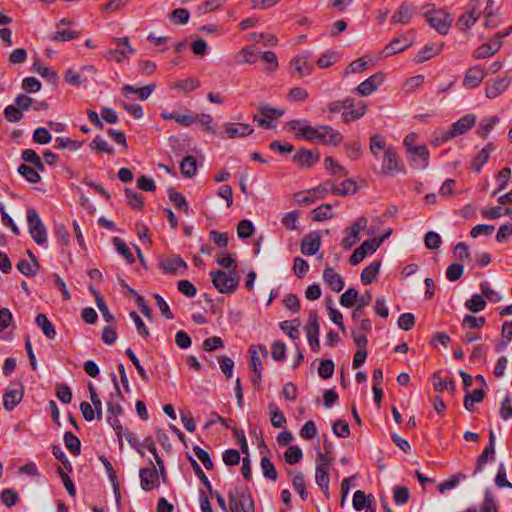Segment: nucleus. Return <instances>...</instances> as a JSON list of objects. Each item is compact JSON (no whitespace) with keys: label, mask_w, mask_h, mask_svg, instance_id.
<instances>
[{"label":"nucleus","mask_w":512,"mask_h":512,"mask_svg":"<svg viewBox=\"0 0 512 512\" xmlns=\"http://www.w3.org/2000/svg\"><path fill=\"white\" fill-rule=\"evenodd\" d=\"M287 127L290 131L296 132V138L298 139L317 140L326 146H338L343 140V135L332 126L319 125L313 127L306 119L292 120L287 123Z\"/></svg>","instance_id":"1"},{"label":"nucleus","mask_w":512,"mask_h":512,"mask_svg":"<svg viewBox=\"0 0 512 512\" xmlns=\"http://www.w3.org/2000/svg\"><path fill=\"white\" fill-rule=\"evenodd\" d=\"M210 276L214 287L221 293H232L239 285L237 270H230L227 274L223 270L211 271Z\"/></svg>","instance_id":"2"},{"label":"nucleus","mask_w":512,"mask_h":512,"mask_svg":"<svg viewBox=\"0 0 512 512\" xmlns=\"http://www.w3.org/2000/svg\"><path fill=\"white\" fill-rule=\"evenodd\" d=\"M424 17L427 23L442 35L448 34L453 23V17L444 9L426 11L424 12Z\"/></svg>","instance_id":"3"},{"label":"nucleus","mask_w":512,"mask_h":512,"mask_svg":"<svg viewBox=\"0 0 512 512\" xmlns=\"http://www.w3.org/2000/svg\"><path fill=\"white\" fill-rule=\"evenodd\" d=\"M27 225L32 239L40 246L47 243V230L35 208L27 209Z\"/></svg>","instance_id":"4"},{"label":"nucleus","mask_w":512,"mask_h":512,"mask_svg":"<svg viewBox=\"0 0 512 512\" xmlns=\"http://www.w3.org/2000/svg\"><path fill=\"white\" fill-rule=\"evenodd\" d=\"M229 500V511L230 512H254L255 505L254 501L251 497V494L248 490H243L239 493H235L232 490H229L228 493Z\"/></svg>","instance_id":"5"},{"label":"nucleus","mask_w":512,"mask_h":512,"mask_svg":"<svg viewBox=\"0 0 512 512\" xmlns=\"http://www.w3.org/2000/svg\"><path fill=\"white\" fill-rule=\"evenodd\" d=\"M405 167L399 155L393 147L385 149L380 174L383 176H394L398 173H405Z\"/></svg>","instance_id":"6"},{"label":"nucleus","mask_w":512,"mask_h":512,"mask_svg":"<svg viewBox=\"0 0 512 512\" xmlns=\"http://www.w3.org/2000/svg\"><path fill=\"white\" fill-rule=\"evenodd\" d=\"M480 15V0H469L465 12L456 21V27L461 31H466L474 26Z\"/></svg>","instance_id":"7"},{"label":"nucleus","mask_w":512,"mask_h":512,"mask_svg":"<svg viewBox=\"0 0 512 512\" xmlns=\"http://www.w3.org/2000/svg\"><path fill=\"white\" fill-rule=\"evenodd\" d=\"M367 224V218L361 216L350 227L345 229V236L341 241V245L345 250L351 249L360 240L359 233L367 228Z\"/></svg>","instance_id":"8"},{"label":"nucleus","mask_w":512,"mask_h":512,"mask_svg":"<svg viewBox=\"0 0 512 512\" xmlns=\"http://www.w3.org/2000/svg\"><path fill=\"white\" fill-rule=\"evenodd\" d=\"M257 110L261 114V117H258V115H254L253 116V120L255 122H257V124L260 127H264V128H267V129L271 128L273 126L272 125V121L274 119L283 116V114L285 112L283 109L274 108V107H271V106H269L267 104L259 105Z\"/></svg>","instance_id":"9"},{"label":"nucleus","mask_w":512,"mask_h":512,"mask_svg":"<svg viewBox=\"0 0 512 512\" xmlns=\"http://www.w3.org/2000/svg\"><path fill=\"white\" fill-rule=\"evenodd\" d=\"M159 267L166 274L183 275L187 270V263L179 255H171L166 258H162L159 262Z\"/></svg>","instance_id":"10"},{"label":"nucleus","mask_w":512,"mask_h":512,"mask_svg":"<svg viewBox=\"0 0 512 512\" xmlns=\"http://www.w3.org/2000/svg\"><path fill=\"white\" fill-rule=\"evenodd\" d=\"M319 331H320V326H319V322H318L317 312L315 310H311L309 312L308 323L306 326V333H307V339H308L309 345L311 346L312 350L315 352H317L320 349Z\"/></svg>","instance_id":"11"},{"label":"nucleus","mask_w":512,"mask_h":512,"mask_svg":"<svg viewBox=\"0 0 512 512\" xmlns=\"http://www.w3.org/2000/svg\"><path fill=\"white\" fill-rule=\"evenodd\" d=\"M24 387L22 383H11L10 388L3 395V406L6 411H12L22 400Z\"/></svg>","instance_id":"12"},{"label":"nucleus","mask_w":512,"mask_h":512,"mask_svg":"<svg viewBox=\"0 0 512 512\" xmlns=\"http://www.w3.org/2000/svg\"><path fill=\"white\" fill-rule=\"evenodd\" d=\"M414 35L412 32L392 39L383 50L385 56H390L402 52L413 44Z\"/></svg>","instance_id":"13"},{"label":"nucleus","mask_w":512,"mask_h":512,"mask_svg":"<svg viewBox=\"0 0 512 512\" xmlns=\"http://www.w3.org/2000/svg\"><path fill=\"white\" fill-rule=\"evenodd\" d=\"M320 159V154L318 150H309V149H300L293 156V162L302 167L309 168L317 163Z\"/></svg>","instance_id":"14"},{"label":"nucleus","mask_w":512,"mask_h":512,"mask_svg":"<svg viewBox=\"0 0 512 512\" xmlns=\"http://www.w3.org/2000/svg\"><path fill=\"white\" fill-rule=\"evenodd\" d=\"M224 129L225 136L221 134L220 137L230 139L248 136L254 132L253 127L247 123H226Z\"/></svg>","instance_id":"15"},{"label":"nucleus","mask_w":512,"mask_h":512,"mask_svg":"<svg viewBox=\"0 0 512 512\" xmlns=\"http://www.w3.org/2000/svg\"><path fill=\"white\" fill-rule=\"evenodd\" d=\"M384 81V74L381 72H377L361 82L356 91L361 96H369L371 95Z\"/></svg>","instance_id":"16"},{"label":"nucleus","mask_w":512,"mask_h":512,"mask_svg":"<svg viewBox=\"0 0 512 512\" xmlns=\"http://www.w3.org/2000/svg\"><path fill=\"white\" fill-rule=\"evenodd\" d=\"M321 247V237L317 232H310L301 241V253L305 256L315 255Z\"/></svg>","instance_id":"17"},{"label":"nucleus","mask_w":512,"mask_h":512,"mask_svg":"<svg viewBox=\"0 0 512 512\" xmlns=\"http://www.w3.org/2000/svg\"><path fill=\"white\" fill-rule=\"evenodd\" d=\"M140 485L144 491H151L158 486L159 474L155 467L139 470Z\"/></svg>","instance_id":"18"},{"label":"nucleus","mask_w":512,"mask_h":512,"mask_svg":"<svg viewBox=\"0 0 512 512\" xmlns=\"http://www.w3.org/2000/svg\"><path fill=\"white\" fill-rule=\"evenodd\" d=\"M324 283L334 292H340L345 286L343 277L337 273L332 267H325L323 271Z\"/></svg>","instance_id":"19"},{"label":"nucleus","mask_w":512,"mask_h":512,"mask_svg":"<svg viewBox=\"0 0 512 512\" xmlns=\"http://www.w3.org/2000/svg\"><path fill=\"white\" fill-rule=\"evenodd\" d=\"M117 43H118V45L123 46L124 49L123 50H119V49L109 50L108 58L116 61L117 63H120L124 59L128 58L130 55L135 53V49L131 47L128 37L118 38Z\"/></svg>","instance_id":"20"},{"label":"nucleus","mask_w":512,"mask_h":512,"mask_svg":"<svg viewBox=\"0 0 512 512\" xmlns=\"http://www.w3.org/2000/svg\"><path fill=\"white\" fill-rule=\"evenodd\" d=\"M486 72L479 65L470 68L463 79V85L467 89H473L478 87L484 79Z\"/></svg>","instance_id":"21"},{"label":"nucleus","mask_w":512,"mask_h":512,"mask_svg":"<svg viewBox=\"0 0 512 512\" xmlns=\"http://www.w3.org/2000/svg\"><path fill=\"white\" fill-rule=\"evenodd\" d=\"M408 154L416 169H424L428 166L429 152L426 146H417Z\"/></svg>","instance_id":"22"},{"label":"nucleus","mask_w":512,"mask_h":512,"mask_svg":"<svg viewBox=\"0 0 512 512\" xmlns=\"http://www.w3.org/2000/svg\"><path fill=\"white\" fill-rule=\"evenodd\" d=\"M476 116L474 114H466L458 121L451 125L452 135L460 136L467 133L475 124Z\"/></svg>","instance_id":"23"},{"label":"nucleus","mask_w":512,"mask_h":512,"mask_svg":"<svg viewBox=\"0 0 512 512\" xmlns=\"http://www.w3.org/2000/svg\"><path fill=\"white\" fill-rule=\"evenodd\" d=\"M511 79L509 77L498 78L492 84L486 86V97L494 99L502 94L510 85Z\"/></svg>","instance_id":"24"},{"label":"nucleus","mask_w":512,"mask_h":512,"mask_svg":"<svg viewBox=\"0 0 512 512\" xmlns=\"http://www.w3.org/2000/svg\"><path fill=\"white\" fill-rule=\"evenodd\" d=\"M494 150V146L492 143H488L484 148H482L477 156L471 163V169L479 173L485 163L489 160L490 153Z\"/></svg>","instance_id":"25"},{"label":"nucleus","mask_w":512,"mask_h":512,"mask_svg":"<svg viewBox=\"0 0 512 512\" xmlns=\"http://www.w3.org/2000/svg\"><path fill=\"white\" fill-rule=\"evenodd\" d=\"M257 349H259L261 351V353L264 357H267V355H268V350L265 345L260 344L259 346H254V345L250 346L249 353H250V357H251V364H250L251 369H252V371H263V365H262V362L259 357Z\"/></svg>","instance_id":"26"},{"label":"nucleus","mask_w":512,"mask_h":512,"mask_svg":"<svg viewBox=\"0 0 512 512\" xmlns=\"http://www.w3.org/2000/svg\"><path fill=\"white\" fill-rule=\"evenodd\" d=\"M290 64L299 77H304L312 73V65L308 63L305 56L294 57Z\"/></svg>","instance_id":"27"},{"label":"nucleus","mask_w":512,"mask_h":512,"mask_svg":"<svg viewBox=\"0 0 512 512\" xmlns=\"http://www.w3.org/2000/svg\"><path fill=\"white\" fill-rule=\"evenodd\" d=\"M35 323L42 330L43 334L50 340H53L56 336L55 326L47 318L45 314H38L35 318Z\"/></svg>","instance_id":"28"},{"label":"nucleus","mask_w":512,"mask_h":512,"mask_svg":"<svg viewBox=\"0 0 512 512\" xmlns=\"http://www.w3.org/2000/svg\"><path fill=\"white\" fill-rule=\"evenodd\" d=\"M413 16V9L406 3H402L396 13L391 18L393 24H407Z\"/></svg>","instance_id":"29"},{"label":"nucleus","mask_w":512,"mask_h":512,"mask_svg":"<svg viewBox=\"0 0 512 512\" xmlns=\"http://www.w3.org/2000/svg\"><path fill=\"white\" fill-rule=\"evenodd\" d=\"M357 191L356 183L352 179H346L340 184H331V193L335 195H349Z\"/></svg>","instance_id":"30"},{"label":"nucleus","mask_w":512,"mask_h":512,"mask_svg":"<svg viewBox=\"0 0 512 512\" xmlns=\"http://www.w3.org/2000/svg\"><path fill=\"white\" fill-rule=\"evenodd\" d=\"M381 267V262L379 261H373L370 265L365 267L361 272V282L364 285H369L373 282V280L376 278V276L379 273Z\"/></svg>","instance_id":"31"},{"label":"nucleus","mask_w":512,"mask_h":512,"mask_svg":"<svg viewBox=\"0 0 512 512\" xmlns=\"http://www.w3.org/2000/svg\"><path fill=\"white\" fill-rule=\"evenodd\" d=\"M32 70L38 73L42 78L46 79L52 84H57L58 75L54 70L48 67L42 66L39 60H36L32 65Z\"/></svg>","instance_id":"32"},{"label":"nucleus","mask_w":512,"mask_h":512,"mask_svg":"<svg viewBox=\"0 0 512 512\" xmlns=\"http://www.w3.org/2000/svg\"><path fill=\"white\" fill-rule=\"evenodd\" d=\"M197 170L196 159L191 156H185L180 162V171L185 178H191Z\"/></svg>","instance_id":"33"},{"label":"nucleus","mask_w":512,"mask_h":512,"mask_svg":"<svg viewBox=\"0 0 512 512\" xmlns=\"http://www.w3.org/2000/svg\"><path fill=\"white\" fill-rule=\"evenodd\" d=\"M433 386L435 391L442 392L444 390H448L451 393H454L456 390V384L453 379H441L438 376V373L433 374Z\"/></svg>","instance_id":"34"},{"label":"nucleus","mask_w":512,"mask_h":512,"mask_svg":"<svg viewBox=\"0 0 512 512\" xmlns=\"http://www.w3.org/2000/svg\"><path fill=\"white\" fill-rule=\"evenodd\" d=\"M156 85L151 83L141 88H135L132 85H125L122 90L124 93H135L138 95L140 100H146L154 91Z\"/></svg>","instance_id":"35"},{"label":"nucleus","mask_w":512,"mask_h":512,"mask_svg":"<svg viewBox=\"0 0 512 512\" xmlns=\"http://www.w3.org/2000/svg\"><path fill=\"white\" fill-rule=\"evenodd\" d=\"M280 329L286 333L291 339H297L299 337V326L300 322L298 319L285 320L280 322Z\"/></svg>","instance_id":"36"},{"label":"nucleus","mask_w":512,"mask_h":512,"mask_svg":"<svg viewBox=\"0 0 512 512\" xmlns=\"http://www.w3.org/2000/svg\"><path fill=\"white\" fill-rule=\"evenodd\" d=\"M64 443L67 449L75 456L79 455L81 452V443L79 438L74 435L72 432L67 431L64 434Z\"/></svg>","instance_id":"37"},{"label":"nucleus","mask_w":512,"mask_h":512,"mask_svg":"<svg viewBox=\"0 0 512 512\" xmlns=\"http://www.w3.org/2000/svg\"><path fill=\"white\" fill-rule=\"evenodd\" d=\"M442 48V44L440 46H436L435 44H426L423 49L417 54L416 61L418 63L425 62L437 55Z\"/></svg>","instance_id":"38"},{"label":"nucleus","mask_w":512,"mask_h":512,"mask_svg":"<svg viewBox=\"0 0 512 512\" xmlns=\"http://www.w3.org/2000/svg\"><path fill=\"white\" fill-rule=\"evenodd\" d=\"M16 267L18 271L24 276L33 277L39 269V262L38 260H35V263H29L27 260L21 259L17 263Z\"/></svg>","instance_id":"39"},{"label":"nucleus","mask_w":512,"mask_h":512,"mask_svg":"<svg viewBox=\"0 0 512 512\" xmlns=\"http://www.w3.org/2000/svg\"><path fill=\"white\" fill-rule=\"evenodd\" d=\"M495 448L492 445H486L482 453L477 458V464L474 471V475L483 470L485 464L487 463L488 458L494 460Z\"/></svg>","instance_id":"40"},{"label":"nucleus","mask_w":512,"mask_h":512,"mask_svg":"<svg viewBox=\"0 0 512 512\" xmlns=\"http://www.w3.org/2000/svg\"><path fill=\"white\" fill-rule=\"evenodd\" d=\"M18 173L30 183L35 184L41 181V176L37 170L27 164L19 165Z\"/></svg>","instance_id":"41"},{"label":"nucleus","mask_w":512,"mask_h":512,"mask_svg":"<svg viewBox=\"0 0 512 512\" xmlns=\"http://www.w3.org/2000/svg\"><path fill=\"white\" fill-rule=\"evenodd\" d=\"M268 407L272 426L275 428H283L286 424V418L283 412H281L274 403H270Z\"/></svg>","instance_id":"42"},{"label":"nucleus","mask_w":512,"mask_h":512,"mask_svg":"<svg viewBox=\"0 0 512 512\" xmlns=\"http://www.w3.org/2000/svg\"><path fill=\"white\" fill-rule=\"evenodd\" d=\"M292 486L295 489V491L299 494L301 499L303 501H306L308 498V493L306 491V486H305V477L302 472H297L294 474V477L292 480Z\"/></svg>","instance_id":"43"},{"label":"nucleus","mask_w":512,"mask_h":512,"mask_svg":"<svg viewBox=\"0 0 512 512\" xmlns=\"http://www.w3.org/2000/svg\"><path fill=\"white\" fill-rule=\"evenodd\" d=\"M465 307L473 312L477 313L485 309L486 300L480 294H474L470 299L466 300Z\"/></svg>","instance_id":"44"},{"label":"nucleus","mask_w":512,"mask_h":512,"mask_svg":"<svg viewBox=\"0 0 512 512\" xmlns=\"http://www.w3.org/2000/svg\"><path fill=\"white\" fill-rule=\"evenodd\" d=\"M124 192L127 199V203L132 209L141 210L143 208L144 200L140 194H138L131 188H125Z\"/></svg>","instance_id":"45"},{"label":"nucleus","mask_w":512,"mask_h":512,"mask_svg":"<svg viewBox=\"0 0 512 512\" xmlns=\"http://www.w3.org/2000/svg\"><path fill=\"white\" fill-rule=\"evenodd\" d=\"M200 86V82L197 78H188L174 82L171 86L172 89L181 90L184 93H188L197 89Z\"/></svg>","instance_id":"46"},{"label":"nucleus","mask_w":512,"mask_h":512,"mask_svg":"<svg viewBox=\"0 0 512 512\" xmlns=\"http://www.w3.org/2000/svg\"><path fill=\"white\" fill-rule=\"evenodd\" d=\"M168 196H169L170 201L173 202L174 205L178 209H180L181 211H183L186 214L188 213V210H189L188 203H187L185 197L180 192H177L174 189L169 188Z\"/></svg>","instance_id":"47"},{"label":"nucleus","mask_w":512,"mask_h":512,"mask_svg":"<svg viewBox=\"0 0 512 512\" xmlns=\"http://www.w3.org/2000/svg\"><path fill=\"white\" fill-rule=\"evenodd\" d=\"M354 105V100L350 97L345 98L344 100H337L330 102L327 105V111L331 114H335L340 112L341 110L350 109Z\"/></svg>","instance_id":"48"},{"label":"nucleus","mask_w":512,"mask_h":512,"mask_svg":"<svg viewBox=\"0 0 512 512\" xmlns=\"http://www.w3.org/2000/svg\"><path fill=\"white\" fill-rule=\"evenodd\" d=\"M315 480L319 488L323 491L326 497H329V471L316 469Z\"/></svg>","instance_id":"49"},{"label":"nucleus","mask_w":512,"mask_h":512,"mask_svg":"<svg viewBox=\"0 0 512 512\" xmlns=\"http://www.w3.org/2000/svg\"><path fill=\"white\" fill-rule=\"evenodd\" d=\"M372 495L366 496V494L361 491L357 490L353 495V507L356 511H361L364 508H367L368 506H371L370 498Z\"/></svg>","instance_id":"50"},{"label":"nucleus","mask_w":512,"mask_h":512,"mask_svg":"<svg viewBox=\"0 0 512 512\" xmlns=\"http://www.w3.org/2000/svg\"><path fill=\"white\" fill-rule=\"evenodd\" d=\"M302 457V450L296 445L289 446L284 453L285 462L289 465H294L300 462Z\"/></svg>","instance_id":"51"},{"label":"nucleus","mask_w":512,"mask_h":512,"mask_svg":"<svg viewBox=\"0 0 512 512\" xmlns=\"http://www.w3.org/2000/svg\"><path fill=\"white\" fill-rule=\"evenodd\" d=\"M331 209L332 206L330 204H321L312 211L313 220L322 222L324 220L331 219L333 217Z\"/></svg>","instance_id":"52"},{"label":"nucleus","mask_w":512,"mask_h":512,"mask_svg":"<svg viewBox=\"0 0 512 512\" xmlns=\"http://www.w3.org/2000/svg\"><path fill=\"white\" fill-rule=\"evenodd\" d=\"M112 243L115 246L116 250L126 259V261L129 264L134 263L135 258L133 256V253L119 237H114L112 239Z\"/></svg>","instance_id":"53"},{"label":"nucleus","mask_w":512,"mask_h":512,"mask_svg":"<svg viewBox=\"0 0 512 512\" xmlns=\"http://www.w3.org/2000/svg\"><path fill=\"white\" fill-rule=\"evenodd\" d=\"M189 461L193 468L194 473L199 478V480L202 482V484L206 487L209 494H213V489H212L211 483H210L209 479L207 478V476L205 475V473L203 472V470L201 469V467L199 466V464L197 463V461L195 459H193L192 456H189Z\"/></svg>","instance_id":"54"},{"label":"nucleus","mask_w":512,"mask_h":512,"mask_svg":"<svg viewBox=\"0 0 512 512\" xmlns=\"http://www.w3.org/2000/svg\"><path fill=\"white\" fill-rule=\"evenodd\" d=\"M92 150L98 152H105L109 155H113L115 150L112 146H110L101 136L97 135L93 141L89 144Z\"/></svg>","instance_id":"55"},{"label":"nucleus","mask_w":512,"mask_h":512,"mask_svg":"<svg viewBox=\"0 0 512 512\" xmlns=\"http://www.w3.org/2000/svg\"><path fill=\"white\" fill-rule=\"evenodd\" d=\"M260 466L263 472L264 477L276 481L278 478V473L275 469L274 464L270 461L268 457H263L260 462Z\"/></svg>","instance_id":"56"},{"label":"nucleus","mask_w":512,"mask_h":512,"mask_svg":"<svg viewBox=\"0 0 512 512\" xmlns=\"http://www.w3.org/2000/svg\"><path fill=\"white\" fill-rule=\"evenodd\" d=\"M366 105L363 104L362 106L358 107L357 109H345V111L342 113V118L345 123H349L352 121H355L359 118H361L366 113Z\"/></svg>","instance_id":"57"},{"label":"nucleus","mask_w":512,"mask_h":512,"mask_svg":"<svg viewBox=\"0 0 512 512\" xmlns=\"http://www.w3.org/2000/svg\"><path fill=\"white\" fill-rule=\"evenodd\" d=\"M55 142H56L55 147L57 149L67 148L71 151L78 150L83 144V142L76 141V140H73V139H70L67 137H57Z\"/></svg>","instance_id":"58"},{"label":"nucleus","mask_w":512,"mask_h":512,"mask_svg":"<svg viewBox=\"0 0 512 512\" xmlns=\"http://www.w3.org/2000/svg\"><path fill=\"white\" fill-rule=\"evenodd\" d=\"M357 299L358 291L355 288H349L340 296L339 302L343 307L349 308L354 306Z\"/></svg>","instance_id":"59"},{"label":"nucleus","mask_w":512,"mask_h":512,"mask_svg":"<svg viewBox=\"0 0 512 512\" xmlns=\"http://www.w3.org/2000/svg\"><path fill=\"white\" fill-rule=\"evenodd\" d=\"M387 148L386 142L381 135L376 134L370 138V151L374 156L378 157L380 151L383 150L385 152Z\"/></svg>","instance_id":"60"},{"label":"nucleus","mask_w":512,"mask_h":512,"mask_svg":"<svg viewBox=\"0 0 512 512\" xmlns=\"http://www.w3.org/2000/svg\"><path fill=\"white\" fill-rule=\"evenodd\" d=\"M169 20L174 21L178 24H186L189 21L190 13L185 8L174 9L169 15Z\"/></svg>","instance_id":"61"},{"label":"nucleus","mask_w":512,"mask_h":512,"mask_svg":"<svg viewBox=\"0 0 512 512\" xmlns=\"http://www.w3.org/2000/svg\"><path fill=\"white\" fill-rule=\"evenodd\" d=\"M339 59L338 54L333 51H327L323 55H321L316 61L319 68H328L332 66Z\"/></svg>","instance_id":"62"},{"label":"nucleus","mask_w":512,"mask_h":512,"mask_svg":"<svg viewBox=\"0 0 512 512\" xmlns=\"http://www.w3.org/2000/svg\"><path fill=\"white\" fill-rule=\"evenodd\" d=\"M254 233V225L249 220H241L237 225V234L239 238L246 239Z\"/></svg>","instance_id":"63"},{"label":"nucleus","mask_w":512,"mask_h":512,"mask_svg":"<svg viewBox=\"0 0 512 512\" xmlns=\"http://www.w3.org/2000/svg\"><path fill=\"white\" fill-rule=\"evenodd\" d=\"M64 79L67 83L73 86H80L81 84L87 81V77L83 76L82 74L76 72L71 68L65 72Z\"/></svg>","instance_id":"64"}]
</instances>
